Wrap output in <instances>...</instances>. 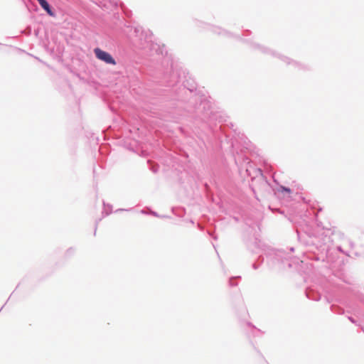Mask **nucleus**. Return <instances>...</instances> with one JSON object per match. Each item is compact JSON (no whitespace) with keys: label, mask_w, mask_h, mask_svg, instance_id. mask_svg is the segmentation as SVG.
Listing matches in <instances>:
<instances>
[{"label":"nucleus","mask_w":364,"mask_h":364,"mask_svg":"<svg viewBox=\"0 0 364 364\" xmlns=\"http://www.w3.org/2000/svg\"><path fill=\"white\" fill-rule=\"evenodd\" d=\"M94 52H95V54L96 55V57L105 62L106 63H108V64H112V65H115L116 64V62L115 60H114V58L112 57V55L108 53L106 51H104L98 48H95L94 50Z\"/></svg>","instance_id":"obj_1"},{"label":"nucleus","mask_w":364,"mask_h":364,"mask_svg":"<svg viewBox=\"0 0 364 364\" xmlns=\"http://www.w3.org/2000/svg\"><path fill=\"white\" fill-rule=\"evenodd\" d=\"M38 1V3L40 4V5L41 6V7L45 10L46 11V12L50 15V16H53V13L52 11V10L50 9V5L48 4V3L46 1V0H37Z\"/></svg>","instance_id":"obj_2"},{"label":"nucleus","mask_w":364,"mask_h":364,"mask_svg":"<svg viewBox=\"0 0 364 364\" xmlns=\"http://www.w3.org/2000/svg\"><path fill=\"white\" fill-rule=\"evenodd\" d=\"M282 191L287 192L288 193H291V190L287 188L282 187Z\"/></svg>","instance_id":"obj_3"}]
</instances>
